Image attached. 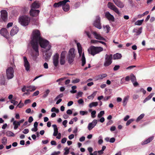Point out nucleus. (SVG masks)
<instances>
[{"label":"nucleus","mask_w":155,"mask_h":155,"mask_svg":"<svg viewBox=\"0 0 155 155\" xmlns=\"http://www.w3.org/2000/svg\"><path fill=\"white\" fill-rule=\"evenodd\" d=\"M31 41L38 44L39 43L40 47L45 49L44 51L45 54L47 58L50 57L51 53L49 51L51 46L49 42L46 40L42 38L40 36L39 31L38 30H34L32 32Z\"/></svg>","instance_id":"nucleus-1"},{"label":"nucleus","mask_w":155,"mask_h":155,"mask_svg":"<svg viewBox=\"0 0 155 155\" xmlns=\"http://www.w3.org/2000/svg\"><path fill=\"white\" fill-rule=\"evenodd\" d=\"M33 41H31V44L33 51L31 53V55L34 59H36L37 57L39 55V52L38 50V45L35 43Z\"/></svg>","instance_id":"nucleus-2"},{"label":"nucleus","mask_w":155,"mask_h":155,"mask_svg":"<svg viewBox=\"0 0 155 155\" xmlns=\"http://www.w3.org/2000/svg\"><path fill=\"white\" fill-rule=\"evenodd\" d=\"M103 50V48L101 47L91 46L88 49V51L89 54L93 56L99 53Z\"/></svg>","instance_id":"nucleus-3"},{"label":"nucleus","mask_w":155,"mask_h":155,"mask_svg":"<svg viewBox=\"0 0 155 155\" xmlns=\"http://www.w3.org/2000/svg\"><path fill=\"white\" fill-rule=\"evenodd\" d=\"M30 20V18L28 16L24 15L19 17L18 21L21 25L25 26L29 25Z\"/></svg>","instance_id":"nucleus-4"},{"label":"nucleus","mask_w":155,"mask_h":155,"mask_svg":"<svg viewBox=\"0 0 155 155\" xmlns=\"http://www.w3.org/2000/svg\"><path fill=\"white\" fill-rule=\"evenodd\" d=\"M78 52L79 54V57H81V60L82 61V65L84 66L86 63L85 58L84 56V52H82V48L81 46L79 43H77Z\"/></svg>","instance_id":"nucleus-5"},{"label":"nucleus","mask_w":155,"mask_h":155,"mask_svg":"<svg viewBox=\"0 0 155 155\" xmlns=\"http://www.w3.org/2000/svg\"><path fill=\"white\" fill-rule=\"evenodd\" d=\"M74 50V48H72L70 49L68 51L67 58L68 63L70 64L74 60L75 55Z\"/></svg>","instance_id":"nucleus-6"},{"label":"nucleus","mask_w":155,"mask_h":155,"mask_svg":"<svg viewBox=\"0 0 155 155\" xmlns=\"http://www.w3.org/2000/svg\"><path fill=\"white\" fill-rule=\"evenodd\" d=\"M107 6L108 8L114 11L118 15L120 14V12L119 9L113 3L111 2H108Z\"/></svg>","instance_id":"nucleus-7"},{"label":"nucleus","mask_w":155,"mask_h":155,"mask_svg":"<svg viewBox=\"0 0 155 155\" xmlns=\"http://www.w3.org/2000/svg\"><path fill=\"white\" fill-rule=\"evenodd\" d=\"M14 70L12 67H8L6 70V75L8 79H12L14 77Z\"/></svg>","instance_id":"nucleus-8"},{"label":"nucleus","mask_w":155,"mask_h":155,"mask_svg":"<svg viewBox=\"0 0 155 155\" xmlns=\"http://www.w3.org/2000/svg\"><path fill=\"white\" fill-rule=\"evenodd\" d=\"M112 54L110 55L106 54L104 66L106 67L110 65L112 62Z\"/></svg>","instance_id":"nucleus-9"},{"label":"nucleus","mask_w":155,"mask_h":155,"mask_svg":"<svg viewBox=\"0 0 155 155\" xmlns=\"http://www.w3.org/2000/svg\"><path fill=\"white\" fill-rule=\"evenodd\" d=\"M100 18L98 16H96L95 20L94 21L93 25L99 29L101 28V24L100 22Z\"/></svg>","instance_id":"nucleus-10"},{"label":"nucleus","mask_w":155,"mask_h":155,"mask_svg":"<svg viewBox=\"0 0 155 155\" xmlns=\"http://www.w3.org/2000/svg\"><path fill=\"white\" fill-rule=\"evenodd\" d=\"M24 64L25 69L27 71H29L30 68V64L26 57H23Z\"/></svg>","instance_id":"nucleus-11"},{"label":"nucleus","mask_w":155,"mask_h":155,"mask_svg":"<svg viewBox=\"0 0 155 155\" xmlns=\"http://www.w3.org/2000/svg\"><path fill=\"white\" fill-rule=\"evenodd\" d=\"M115 4L120 8H123L124 6V4L120 0H112Z\"/></svg>","instance_id":"nucleus-12"},{"label":"nucleus","mask_w":155,"mask_h":155,"mask_svg":"<svg viewBox=\"0 0 155 155\" xmlns=\"http://www.w3.org/2000/svg\"><path fill=\"white\" fill-rule=\"evenodd\" d=\"M66 53V51H62L61 54L60 63L61 65L64 64L65 63V56Z\"/></svg>","instance_id":"nucleus-13"},{"label":"nucleus","mask_w":155,"mask_h":155,"mask_svg":"<svg viewBox=\"0 0 155 155\" xmlns=\"http://www.w3.org/2000/svg\"><path fill=\"white\" fill-rule=\"evenodd\" d=\"M97 122V120L94 119L91 123H89L87 126L88 130H91L96 125Z\"/></svg>","instance_id":"nucleus-14"},{"label":"nucleus","mask_w":155,"mask_h":155,"mask_svg":"<svg viewBox=\"0 0 155 155\" xmlns=\"http://www.w3.org/2000/svg\"><path fill=\"white\" fill-rule=\"evenodd\" d=\"M105 14V17L110 21L112 22L114 21L115 18L114 16L110 14L109 12H106Z\"/></svg>","instance_id":"nucleus-15"},{"label":"nucleus","mask_w":155,"mask_h":155,"mask_svg":"<svg viewBox=\"0 0 155 155\" xmlns=\"http://www.w3.org/2000/svg\"><path fill=\"white\" fill-rule=\"evenodd\" d=\"M59 55L58 53H56L54 56L53 58V63L54 66L56 67L58 66L59 63Z\"/></svg>","instance_id":"nucleus-16"},{"label":"nucleus","mask_w":155,"mask_h":155,"mask_svg":"<svg viewBox=\"0 0 155 155\" xmlns=\"http://www.w3.org/2000/svg\"><path fill=\"white\" fill-rule=\"evenodd\" d=\"M1 17L4 21H5L7 19V12L6 11L2 10L1 11Z\"/></svg>","instance_id":"nucleus-17"},{"label":"nucleus","mask_w":155,"mask_h":155,"mask_svg":"<svg viewBox=\"0 0 155 155\" xmlns=\"http://www.w3.org/2000/svg\"><path fill=\"white\" fill-rule=\"evenodd\" d=\"M19 31L18 28L17 26H14L10 31V35L11 36H14Z\"/></svg>","instance_id":"nucleus-18"},{"label":"nucleus","mask_w":155,"mask_h":155,"mask_svg":"<svg viewBox=\"0 0 155 155\" xmlns=\"http://www.w3.org/2000/svg\"><path fill=\"white\" fill-rule=\"evenodd\" d=\"M40 11L38 10H35L31 8V10L30 11V15L31 16H37Z\"/></svg>","instance_id":"nucleus-19"},{"label":"nucleus","mask_w":155,"mask_h":155,"mask_svg":"<svg viewBox=\"0 0 155 155\" xmlns=\"http://www.w3.org/2000/svg\"><path fill=\"white\" fill-rule=\"evenodd\" d=\"M130 78L131 81L133 84L134 86H136L138 85V83L136 81V77L133 74H130Z\"/></svg>","instance_id":"nucleus-20"},{"label":"nucleus","mask_w":155,"mask_h":155,"mask_svg":"<svg viewBox=\"0 0 155 155\" xmlns=\"http://www.w3.org/2000/svg\"><path fill=\"white\" fill-rule=\"evenodd\" d=\"M92 33L96 39L100 40H105V39L104 38L101 36L100 34H97L96 32L94 31Z\"/></svg>","instance_id":"nucleus-21"},{"label":"nucleus","mask_w":155,"mask_h":155,"mask_svg":"<svg viewBox=\"0 0 155 155\" xmlns=\"http://www.w3.org/2000/svg\"><path fill=\"white\" fill-rule=\"evenodd\" d=\"M69 0H64L62 1H60L58 3H55L54 5V6L55 7H58L59 6L62 5L66 3L67 2H69Z\"/></svg>","instance_id":"nucleus-22"},{"label":"nucleus","mask_w":155,"mask_h":155,"mask_svg":"<svg viewBox=\"0 0 155 155\" xmlns=\"http://www.w3.org/2000/svg\"><path fill=\"white\" fill-rule=\"evenodd\" d=\"M0 33L2 35L5 37H7L9 34L7 29L5 28L2 29L0 31Z\"/></svg>","instance_id":"nucleus-23"},{"label":"nucleus","mask_w":155,"mask_h":155,"mask_svg":"<svg viewBox=\"0 0 155 155\" xmlns=\"http://www.w3.org/2000/svg\"><path fill=\"white\" fill-rule=\"evenodd\" d=\"M107 74L106 73L98 75L95 77L96 80H102L104 78H106L107 76Z\"/></svg>","instance_id":"nucleus-24"},{"label":"nucleus","mask_w":155,"mask_h":155,"mask_svg":"<svg viewBox=\"0 0 155 155\" xmlns=\"http://www.w3.org/2000/svg\"><path fill=\"white\" fill-rule=\"evenodd\" d=\"M154 137L153 136L150 137L146 140L143 141L141 143V144L142 145H144L149 143L153 140Z\"/></svg>","instance_id":"nucleus-25"},{"label":"nucleus","mask_w":155,"mask_h":155,"mask_svg":"<svg viewBox=\"0 0 155 155\" xmlns=\"http://www.w3.org/2000/svg\"><path fill=\"white\" fill-rule=\"evenodd\" d=\"M154 137L153 136L150 137L146 140L143 141L141 143V144L142 145H144L149 143L153 140Z\"/></svg>","instance_id":"nucleus-26"},{"label":"nucleus","mask_w":155,"mask_h":155,"mask_svg":"<svg viewBox=\"0 0 155 155\" xmlns=\"http://www.w3.org/2000/svg\"><path fill=\"white\" fill-rule=\"evenodd\" d=\"M52 126L54 128V133L53 134V135L54 136H56L58 134V129L56 124H53L52 125Z\"/></svg>","instance_id":"nucleus-27"},{"label":"nucleus","mask_w":155,"mask_h":155,"mask_svg":"<svg viewBox=\"0 0 155 155\" xmlns=\"http://www.w3.org/2000/svg\"><path fill=\"white\" fill-rule=\"evenodd\" d=\"M39 3L38 2H35L32 4L31 8L33 9L38 8H39Z\"/></svg>","instance_id":"nucleus-28"},{"label":"nucleus","mask_w":155,"mask_h":155,"mask_svg":"<svg viewBox=\"0 0 155 155\" xmlns=\"http://www.w3.org/2000/svg\"><path fill=\"white\" fill-rule=\"evenodd\" d=\"M63 9L64 11L67 12L70 9V6L69 5L67 4L66 3L62 5Z\"/></svg>","instance_id":"nucleus-29"},{"label":"nucleus","mask_w":155,"mask_h":155,"mask_svg":"<svg viewBox=\"0 0 155 155\" xmlns=\"http://www.w3.org/2000/svg\"><path fill=\"white\" fill-rule=\"evenodd\" d=\"M13 125L14 126V129L16 130L18 128V126H20V124L18 121L15 120L13 122Z\"/></svg>","instance_id":"nucleus-30"},{"label":"nucleus","mask_w":155,"mask_h":155,"mask_svg":"<svg viewBox=\"0 0 155 155\" xmlns=\"http://www.w3.org/2000/svg\"><path fill=\"white\" fill-rule=\"evenodd\" d=\"M121 57L122 55L121 54L118 53L114 54L113 56V59L114 60L119 59Z\"/></svg>","instance_id":"nucleus-31"},{"label":"nucleus","mask_w":155,"mask_h":155,"mask_svg":"<svg viewBox=\"0 0 155 155\" xmlns=\"http://www.w3.org/2000/svg\"><path fill=\"white\" fill-rule=\"evenodd\" d=\"M129 97V96H127L124 98L123 101V105L124 106H125L126 105Z\"/></svg>","instance_id":"nucleus-32"},{"label":"nucleus","mask_w":155,"mask_h":155,"mask_svg":"<svg viewBox=\"0 0 155 155\" xmlns=\"http://www.w3.org/2000/svg\"><path fill=\"white\" fill-rule=\"evenodd\" d=\"M98 103L97 102H92L90 104L89 106L90 108H92L94 107H96L97 106Z\"/></svg>","instance_id":"nucleus-33"},{"label":"nucleus","mask_w":155,"mask_h":155,"mask_svg":"<svg viewBox=\"0 0 155 155\" xmlns=\"http://www.w3.org/2000/svg\"><path fill=\"white\" fill-rule=\"evenodd\" d=\"M77 88V87L75 86H73L71 87L72 90L70 91V92L72 94H74L77 92V90L75 89Z\"/></svg>","instance_id":"nucleus-34"},{"label":"nucleus","mask_w":155,"mask_h":155,"mask_svg":"<svg viewBox=\"0 0 155 155\" xmlns=\"http://www.w3.org/2000/svg\"><path fill=\"white\" fill-rule=\"evenodd\" d=\"M134 32H136V35H139L142 32V28H139L138 30L136 29H134Z\"/></svg>","instance_id":"nucleus-35"},{"label":"nucleus","mask_w":155,"mask_h":155,"mask_svg":"<svg viewBox=\"0 0 155 155\" xmlns=\"http://www.w3.org/2000/svg\"><path fill=\"white\" fill-rule=\"evenodd\" d=\"M6 135L8 137H14V134L11 131H8L6 132Z\"/></svg>","instance_id":"nucleus-36"},{"label":"nucleus","mask_w":155,"mask_h":155,"mask_svg":"<svg viewBox=\"0 0 155 155\" xmlns=\"http://www.w3.org/2000/svg\"><path fill=\"white\" fill-rule=\"evenodd\" d=\"M97 92L94 91L91 95L88 96L87 98L89 99H93L96 94Z\"/></svg>","instance_id":"nucleus-37"},{"label":"nucleus","mask_w":155,"mask_h":155,"mask_svg":"<svg viewBox=\"0 0 155 155\" xmlns=\"http://www.w3.org/2000/svg\"><path fill=\"white\" fill-rule=\"evenodd\" d=\"M143 21V19L138 20L135 23V25H140L142 24Z\"/></svg>","instance_id":"nucleus-38"},{"label":"nucleus","mask_w":155,"mask_h":155,"mask_svg":"<svg viewBox=\"0 0 155 155\" xmlns=\"http://www.w3.org/2000/svg\"><path fill=\"white\" fill-rule=\"evenodd\" d=\"M144 114H140L137 118L136 120V122H139L140 120H141L144 117Z\"/></svg>","instance_id":"nucleus-39"},{"label":"nucleus","mask_w":155,"mask_h":155,"mask_svg":"<svg viewBox=\"0 0 155 155\" xmlns=\"http://www.w3.org/2000/svg\"><path fill=\"white\" fill-rule=\"evenodd\" d=\"M104 114V110L101 111L98 114L97 117L98 118H101V117Z\"/></svg>","instance_id":"nucleus-40"},{"label":"nucleus","mask_w":155,"mask_h":155,"mask_svg":"<svg viewBox=\"0 0 155 155\" xmlns=\"http://www.w3.org/2000/svg\"><path fill=\"white\" fill-rule=\"evenodd\" d=\"M67 78L65 77L60 78L58 79L56 81L57 82H58V84L60 85L61 84V82L64 79H66Z\"/></svg>","instance_id":"nucleus-41"},{"label":"nucleus","mask_w":155,"mask_h":155,"mask_svg":"<svg viewBox=\"0 0 155 155\" xmlns=\"http://www.w3.org/2000/svg\"><path fill=\"white\" fill-rule=\"evenodd\" d=\"M84 32L87 35L89 38H91V34H90V31L88 30H86L85 31H84Z\"/></svg>","instance_id":"nucleus-42"},{"label":"nucleus","mask_w":155,"mask_h":155,"mask_svg":"<svg viewBox=\"0 0 155 155\" xmlns=\"http://www.w3.org/2000/svg\"><path fill=\"white\" fill-rule=\"evenodd\" d=\"M50 90L48 89L44 93V94L43 95V97L45 98L47 96L50 92Z\"/></svg>","instance_id":"nucleus-43"},{"label":"nucleus","mask_w":155,"mask_h":155,"mask_svg":"<svg viewBox=\"0 0 155 155\" xmlns=\"http://www.w3.org/2000/svg\"><path fill=\"white\" fill-rule=\"evenodd\" d=\"M98 143L99 144H101L103 143V140H102V136H100L98 137Z\"/></svg>","instance_id":"nucleus-44"},{"label":"nucleus","mask_w":155,"mask_h":155,"mask_svg":"<svg viewBox=\"0 0 155 155\" xmlns=\"http://www.w3.org/2000/svg\"><path fill=\"white\" fill-rule=\"evenodd\" d=\"M96 114V111L95 110L92 111L91 112V117L92 118H94L95 117V114Z\"/></svg>","instance_id":"nucleus-45"},{"label":"nucleus","mask_w":155,"mask_h":155,"mask_svg":"<svg viewBox=\"0 0 155 155\" xmlns=\"http://www.w3.org/2000/svg\"><path fill=\"white\" fill-rule=\"evenodd\" d=\"M27 88L31 89L32 90H31L32 91H35L36 89V88L33 86H28L27 87Z\"/></svg>","instance_id":"nucleus-46"},{"label":"nucleus","mask_w":155,"mask_h":155,"mask_svg":"<svg viewBox=\"0 0 155 155\" xmlns=\"http://www.w3.org/2000/svg\"><path fill=\"white\" fill-rule=\"evenodd\" d=\"M7 138L5 137H4L2 139V142L4 144H5L7 143Z\"/></svg>","instance_id":"nucleus-47"},{"label":"nucleus","mask_w":155,"mask_h":155,"mask_svg":"<svg viewBox=\"0 0 155 155\" xmlns=\"http://www.w3.org/2000/svg\"><path fill=\"white\" fill-rule=\"evenodd\" d=\"M87 150L90 153V155H93V153H92L93 149L92 147H89L88 148Z\"/></svg>","instance_id":"nucleus-48"},{"label":"nucleus","mask_w":155,"mask_h":155,"mask_svg":"<svg viewBox=\"0 0 155 155\" xmlns=\"http://www.w3.org/2000/svg\"><path fill=\"white\" fill-rule=\"evenodd\" d=\"M104 28L106 30H107V33H108L109 32L110 30V28L109 27V25H106L104 27Z\"/></svg>","instance_id":"nucleus-49"},{"label":"nucleus","mask_w":155,"mask_h":155,"mask_svg":"<svg viewBox=\"0 0 155 155\" xmlns=\"http://www.w3.org/2000/svg\"><path fill=\"white\" fill-rule=\"evenodd\" d=\"M80 81V80L79 79L76 78L74 80H73L72 81V83L73 84H76L77 83Z\"/></svg>","instance_id":"nucleus-50"},{"label":"nucleus","mask_w":155,"mask_h":155,"mask_svg":"<svg viewBox=\"0 0 155 155\" xmlns=\"http://www.w3.org/2000/svg\"><path fill=\"white\" fill-rule=\"evenodd\" d=\"M134 120V119H131L129 120L126 123V125L128 126Z\"/></svg>","instance_id":"nucleus-51"},{"label":"nucleus","mask_w":155,"mask_h":155,"mask_svg":"<svg viewBox=\"0 0 155 155\" xmlns=\"http://www.w3.org/2000/svg\"><path fill=\"white\" fill-rule=\"evenodd\" d=\"M64 150L65 151L64 154L65 155H67L69 153V149H68L67 148H64Z\"/></svg>","instance_id":"nucleus-52"},{"label":"nucleus","mask_w":155,"mask_h":155,"mask_svg":"<svg viewBox=\"0 0 155 155\" xmlns=\"http://www.w3.org/2000/svg\"><path fill=\"white\" fill-rule=\"evenodd\" d=\"M80 114L82 115H84L87 114V112L86 111H80Z\"/></svg>","instance_id":"nucleus-53"},{"label":"nucleus","mask_w":155,"mask_h":155,"mask_svg":"<svg viewBox=\"0 0 155 155\" xmlns=\"http://www.w3.org/2000/svg\"><path fill=\"white\" fill-rule=\"evenodd\" d=\"M10 102L12 104H13L15 105H17L18 103V101H16L13 100H12Z\"/></svg>","instance_id":"nucleus-54"},{"label":"nucleus","mask_w":155,"mask_h":155,"mask_svg":"<svg viewBox=\"0 0 155 155\" xmlns=\"http://www.w3.org/2000/svg\"><path fill=\"white\" fill-rule=\"evenodd\" d=\"M149 13V12L148 11H147L145 12H144L141 15H139L138 16L139 17L140 16V17H141V16H143L144 15H146L148 14Z\"/></svg>","instance_id":"nucleus-55"},{"label":"nucleus","mask_w":155,"mask_h":155,"mask_svg":"<svg viewBox=\"0 0 155 155\" xmlns=\"http://www.w3.org/2000/svg\"><path fill=\"white\" fill-rule=\"evenodd\" d=\"M154 93H152L150 94L148 97H147L146 98L148 100H150L152 97L154 95Z\"/></svg>","instance_id":"nucleus-56"},{"label":"nucleus","mask_w":155,"mask_h":155,"mask_svg":"<svg viewBox=\"0 0 155 155\" xmlns=\"http://www.w3.org/2000/svg\"><path fill=\"white\" fill-rule=\"evenodd\" d=\"M120 66L119 65H115L114 68L113 69L114 71H116L117 70L120 68Z\"/></svg>","instance_id":"nucleus-57"},{"label":"nucleus","mask_w":155,"mask_h":155,"mask_svg":"<svg viewBox=\"0 0 155 155\" xmlns=\"http://www.w3.org/2000/svg\"><path fill=\"white\" fill-rule=\"evenodd\" d=\"M24 106V104L23 103H21V101L18 104L17 107H18L21 108L22 107Z\"/></svg>","instance_id":"nucleus-58"},{"label":"nucleus","mask_w":155,"mask_h":155,"mask_svg":"<svg viewBox=\"0 0 155 155\" xmlns=\"http://www.w3.org/2000/svg\"><path fill=\"white\" fill-rule=\"evenodd\" d=\"M78 103L79 104H83L84 101L82 99H81L78 101Z\"/></svg>","instance_id":"nucleus-59"},{"label":"nucleus","mask_w":155,"mask_h":155,"mask_svg":"<svg viewBox=\"0 0 155 155\" xmlns=\"http://www.w3.org/2000/svg\"><path fill=\"white\" fill-rule=\"evenodd\" d=\"M43 66L44 68L45 69H47L48 68V64L46 62L44 64Z\"/></svg>","instance_id":"nucleus-60"},{"label":"nucleus","mask_w":155,"mask_h":155,"mask_svg":"<svg viewBox=\"0 0 155 155\" xmlns=\"http://www.w3.org/2000/svg\"><path fill=\"white\" fill-rule=\"evenodd\" d=\"M29 132V130L28 129H25L22 131V133L25 134H27Z\"/></svg>","instance_id":"nucleus-61"},{"label":"nucleus","mask_w":155,"mask_h":155,"mask_svg":"<svg viewBox=\"0 0 155 155\" xmlns=\"http://www.w3.org/2000/svg\"><path fill=\"white\" fill-rule=\"evenodd\" d=\"M67 122V120H64L62 122L63 125L65 127H67L66 124Z\"/></svg>","instance_id":"nucleus-62"},{"label":"nucleus","mask_w":155,"mask_h":155,"mask_svg":"<svg viewBox=\"0 0 155 155\" xmlns=\"http://www.w3.org/2000/svg\"><path fill=\"white\" fill-rule=\"evenodd\" d=\"M85 139V137L84 136H82L79 138V141L80 142L84 141Z\"/></svg>","instance_id":"nucleus-63"},{"label":"nucleus","mask_w":155,"mask_h":155,"mask_svg":"<svg viewBox=\"0 0 155 155\" xmlns=\"http://www.w3.org/2000/svg\"><path fill=\"white\" fill-rule=\"evenodd\" d=\"M60 153V151L54 152L51 154V155H57Z\"/></svg>","instance_id":"nucleus-64"}]
</instances>
